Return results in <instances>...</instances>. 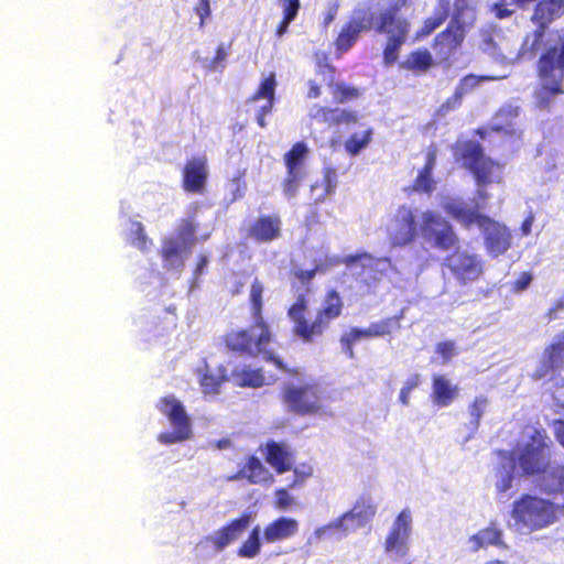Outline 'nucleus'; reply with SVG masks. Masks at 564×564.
Instances as JSON below:
<instances>
[{
  "instance_id": "42",
  "label": "nucleus",
  "mask_w": 564,
  "mask_h": 564,
  "mask_svg": "<svg viewBox=\"0 0 564 564\" xmlns=\"http://www.w3.org/2000/svg\"><path fill=\"white\" fill-rule=\"evenodd\" d=\"M338 259L325 257V259L315 260V265L312 269H300L296 271L297 279L305 283L308 282L317 272H326L328 268L337 265Z\"/></svg>"
},
{
  "instance_id": "48",
  "label": "nucleus",
  "mask_w": 564,
  "mask_h": 564,
  "mask_svg": "<svg viewBox=\"0 0 564 564\" xmlns=\"http://www.w3.org/2000/svg\"><path fill=\"white\" fill-rule=\"evenodd\" d=\"M332 115V124L339 126L357 122V115L352 111H347L344 109H333Z\"/></svg>"
},
{
  "instance_id": "20",
  "label": "nucleus",
  "mask_w": 564,
  "mask_h": 564,
  "mask_svg": "<svg viewBox=\"0 0 564 564\" xmlns=\"http://www.w3.org/2000/svg\"><path fill=\"white\" fill-rule=\"evenodd\" d=\"M448 268L464 283L477 280L482 272L481 260L467 251H457L448 258Z\"/></svg>"
},
{
  "instance_id": "60",
  "label": "nucleus",
  "mask_w": 564,
  "mask_h": 564,
  "mask_svg": "<svg viewBox=\"0 0 564 564\" xmlns=\"http://www.w3.org/2000/svg\"><path fill=\"white\" fill-rule=\"evenodd\" d=\"M297 527V523L293 520V519H290V518H281L279 520H276L271 527H269L268 529H278V530H281V529H294Z\"/></svg>"
},
{
  "instance_id": "23",
  "label": "nucleus",
  "mask_w": 564,
  "mask_h": 564,
  "mask_svg": "<svg viewBox=\"0 0 564 564\" xmlns=\"http://www.w3.org/2000/svg\"><path fill=\"white\" fill-rule=\"evenodd\" d=\"M307 312V301L303 295L299 296L296 302L289 308V317L294 324V333L304 341H311L314 337L319 336L318 332H313V322L305 319Z\"/></svg>"
},
{
  "instance_id": "35",
  "label": "nucleus",
  "mask_w": 564,
  "mask_h": 564,
  "mask_svg": "<svg viewBox=\"0 0 564 564\" xmlns=\"http://www.w3.org/2000/svg\"><path fill=\"white\" fill-rule=\"evenodd\" d=\"M435 164V152L430 151L427 153V162L423 171H421L416 177L414 189L416 192L430 193L434 189L435 182L432 178V170Z\"/></svg>"
},
{
  "instance_id": "3",
  "label": "nucleus",
  "mask_w": 564,
  "mask_h": 564,
  "mask_svg": "<svg viewBox=\"0 0 564 564\" xmlns=\"http://www.w3.org/2000/svg\"><path fill=\"white\" fill-rule=\"evenodd\" d=\"M488 199L489 194L479 189L470 203L459 197L442 195L440 206L462 226L470 228L476 225L484 235V245L488 254L499 257L511 247L512 236L506 225L481 213L487 207Z\"/></svg>"
},
{
  "instance_id": "8",
  "label": "nucleus",
  "mask_w": 564,
  "mask_h": 564,
  "mask_svg": "<svg viewBox=\"0 0 564 564\" xmlns=\"http://www.w3.org/2000/svg\"><path fill=\"white\" fill-rule=\"evenodd\" d=\"M454 155L457 162L474 173L478 185L477 192L484 189L487 193L486 185L501 181V165L485 156L476 142L458 141Z\"/></svg>"
},
{
  "instance_id": "27",
  "label": "nucleus",
  "mask_w": 564,
  "mask_h": 564,
  "mask_svg": "<svg viewBox=\"0 0 564 564\" xmlns=\"http://www.w3.org/2000/svg\"><path fill=\"white\" fill-rule=\"evenodd\" d=\"M281 220L275 216L260 217L249 229V236L256 241L268 242L279 238Z\"/></svg>"
},
{
  "instance_id": "64",
  "label": "nucleus",
  "mask_w": 564,
  "mask_h": 564,
  "mask_svg": "<svg viewBox=\"0 0 564 564\" xmlns=\"http://www.w3.org/2000/svg\"><path fill=\"white\" fill-rule=\"evenodd\" d=\"M534 218L530 215L521 225L522 235L528 236L531 232Z\"/></svg>"
},
{
  "instance_id": "43",
  "label": "nucleus",
  "mask_w": 564,
  "mask_h": 564,
  "mask_svg": "<svg viewBox=\"0 0 564 564\" xmlns=\"http://www.w3.org/2000/svg\"><path fill=\"white\" fill-rule=\"evenodd\" d=\"M259 532L260 531H251L247 541L238 549L237 554L240 557L252 558L259 554L261 547Z\"/></svg>"
},
{
  "instance_id": "21",
  "label": "nucleus",
  "mask_w": 564,
  "mask_h": 564,
  "mask_svg": "<svg viewBox=\"0 0 564 564\" xmlns=\"http://www.w3.org/2000/svg\"><path fill=\"white\" fill-rule=\"evenodd\" d=\"M207 164L205 158L189 160L183 171V186L192 193H203L207 180Z\"/></svg>"
},
{
  "instance_id": "54",
  "label": "nucleus",
  "mask_w": 564,
  "mask_h": 564,
  "mask_svg": "<svg viewBox=\"0 0 564 564\" xmlns=\"http://www.w3.org/2000/svg\"><path fill=\"white\" fill-rule=\"evenodd\" d=\"M254 524V517L252 512H246L237 520L232 521L226 529H247Z\"/></svg>"
},
{
  "instance_id": "30",
  "label": "nucleus",
  "mask_w": 564,
  "mask_h": 564,
  "mask_svg": "<svg viewBox=\"0 0 564 564\" xmlns=\"http://www.w3.org/2000/svg\"><path fill=\"white\" fill-rule=\"evenodd\" d=\"M265 451V459L276 473L282 474L291 468L293 455L289 447L271 442L267 444Z\"/></svg>"
},
{
  "instance_id": "18",
  "label": "nucleus",
  "mask_w": 564,
  "mask_h": 564,
  "mask_svg": "<svg viewBox=\"0 0 564 564\" xmlns=\"http://www.w3.org/2000/svg\"><path fill=\"white\" fill-rule=\"evenodd\" d=\"M275 76L270 73L261 82L257 93L248 100V112H253L258 124L261 128L267 126L265 116L271 112L275 97Z\"/></svg>"
},
{
  "instance_id": "16",
  "label": "nucleus",
  "mask_w": 564,
  "mask_h": 564,
  "mask_svg": "<svg viewBox=\"0 0 564 564\" xmlns=\"http://www.w3.org/2000/svg\"><path fill=\"white\" fill-rule=\"evenodd\" d=\"M417 224L411 207L400 206L387 225V232L393 246H405L416 236Z\"/></svg>"
},
{
  "instance_id": "41",
  "label": "nucleus",
  "mask_w": 564,
  "mask_h": 564,
  "mask_svg": "<svg viewBox=\"0 0 564 564\" xmlns=\"http://www.w3.org/2000/svg\"><path fill=\"white\" fill-rule=\"evenodd\" d=\"M449 0H440V7L434 17L429 18L424 28L416 34V40H420L431 32H433L447 17Z\"/></svg>"
},
{
  "instance_id": "28",
  "label": "nucleus",
  "mask_w": 564,
  "mask_h": 564,
  "mask_svg": "<svg viewBox=\"0 0 564 564\" xmlns=\"http://www.w3.org/2000/svg\"><path fill=\"white\" fill-rule=\"evenodd\" d=\"M491 45L494 51L490 52V54H492L497 61L506 64H514L520 58H533L540 51H524V41L522 42L521 47L519 50L513 48L510 45V43L505 40L500 41L499 43H488V46ZM485 50L489 51V47H486Z\"/></svg>"
},
{
  "instance_id": "9",
  "label": "nucleus",
  "mask_w": 564,
  "mask_h": 564,
  "mask_svg": "<svg viewBox=\"0 0 564 564\" xmlns=\"http://www.w3.org/2000/svg\"><path fill=\"white\" fill-rule=\"evenodd\" d=\"M286 405L303 415H323L326 413L322 388L314 379L290 383L284 391Z\"/></svg>"
},
{
  "instance_id": "11",
  "label": "nucleus",
  "mask_w": 564,
  "mask_h": 564,
  "mask_svg": "<svg viewBox=\"0 0 564 564\" xmlns=\"http://www.w3.org/2000/svg\"><path fill=\"white\" fill-rule=\"evenodd\" d=\"M395 0H391L392 11L383 12L379 15V22L375 24L378 32L388 35L387 46L383 53V59L387 65L393 64L399 56V50L405 42L406 33L409 31V23L395 17L397 9L393 6ZM400 8H398L399 10Z\"/></svg>"
},
{
  "instance_id": "44",
  "label": "nucleus",
  "mask_w": 564,
  "mask_h": 564,
  "mask_svg": "<svg viewBox=\"0 0 564 564\" xmlns=\"http://www.w3.org/2000/svg\"><path fill=\"white\" fill-rule=\"evenodd\" d=\"M488 399L484 395H478L475 398L474 402L469 405V415L471 417V424L474 430H477L479 426V421L488 406Z\"/></svg>"
},
{
  "instance_id": "57",
  "label": "nucleus",
  "mask_w": 564,
  "mask_h": 564,
  "mask_svg": "<svg viewBox=\"0 0 564 564\" xmlns=\"http://www.w3.org/2000/svg\"><path fill=\"white\" fill-rule=\"evenodd\" d=\"M294 531H264L263 539L265 542H274L288 539Z\"/></svg>"
},
{
  "instance_id": "24",
  "label": "nucleus",
  "mask_w": 564,
  "mask_h": 564,
  "mask_svg": "<svg viewBox=\"0 0 564 564\" xmlns=\"http://www.w3.org/2000/svg\"><path fill=\"white\" fill-rule=\"evenodd\" d=\"M458 397V387L444 375H434L432 379L431 399L441 408L451 405Z\"/></svg>"
},
{
  "instance_id": "52",
  "label": "nucleus",
  "mask_w": 564,
  "mask_h": 564,
  "mask_svg": "<svg viewBox=\"0 0 564 564\" xmlns=\"http://www.w3.org/2000/svg\"><path fill=\"white\" fill-rule=\"evenodd\" d=\"M275 499V505L280 509H289L295 503L294 498L285 489L276 490Z\"/></svg>"
},
{
  "instance_id": "50",
  "label": "nucleus",
  "mask_w": 564,
  "mask_h": 564,
  "mask_svg": "<svg viewBox=\"0 0 564 564\" xmlns=\"http://www.w3.org/2000/svg\"><path fill=\"white\" fill-rule=\"evenodd\" d=\"M301 178L302 173L295 172V174H293L288 172V178L284 182V194L286 196L293 197L296 194Z\"/></svg>"
},
{
  "instance_id": "6",
  "label": "nucleus",
  "mask_w": 564,
  "mask_h": 564,
  "mask_svg": "<svg viewBox=\"0 0 564 564\" xmlns=\"http://www.w3.org/2000/svg\"><path fill=\"white\" fill-rule=\"evenodd\" d=\"M476 20L475 0H455L451 24L435 39L434 50L441 61H446L462 44L465 33Z\"/></svg>"
},
{
  "instance_id": "63",
  "label": "nucleus",
  "mask_w": 564,
  "mask_h": 564,
  "mask_svg": "<svg viewBox=\"0 0 564 564\" xmlns=\"http://www.w3.org/2000/svg\"><path fill=\"white\" fill-rule=\"evenodd\" d=\"M492 12L496 14L497 18L503 19L511 15L513 10L507 8L503 3H496L492 7Z\"/></svg>"
},
{
  "instance_id": "5",
  "label": "nucleus",
  "mask_w": 564,
  "mask_h": 564,
  "mask_svg": "<svg viewBox=\"0 0 564 564\" xmlns=\"http://www.w3.org/2000/svg\"><path fill=\"white\" fill-rule=\"evenodd\" d=\"M210 234L212 228L200 230L193 218L182 220L176 230L162 240L160 254L163 268L181 272L195 243L207 240Z\"/></svg>"
},
{
  "instance_id": "34",
  "label": "nucleus",
  "mask_w": 564,
  "mask_h": 564,
  "mask_svg": "<svg viewBox=\"0 0 564 564\" xmlns=\"http://www.w3.org/2000/svg\"><path fill=\"white\" fill-rule=\"evenodd\" d=\"M337 184L336 172L326 169L323 175L322 184L312 185V194L316 202H323L328 195L333 194Z\"/></svg>"
},
{
  "instance_id": "49",
  "label": "nucleus",
  "mask_w": 564,
  "mask_h": 564,
  "mask_svg": "<svg viewBox=\"0 0 564 564\" xmlns=\"http://www.w3.org/2000/svg\"><path fill=\"white\" fill-rule=\"evenodd\" d=\"M332 110L333 109L315 105L310 109V117L318 122L332 124Z\"/></svg>"
},
{
  "instance_id": "31",
  "label": "nucleus",
  "mask_w": 564,
  "mask_h": 564,
  "mask_svg": "<svg viewBox=\"0 0 564 564\" xmlns=\"http://www.w3.org/2000/svg\"><path fill=\"white\" fill-rule=\"evenodd\" d=\"M319 74L324 76V80L327 82V87L337 102H344L358 96L355 88H349L341 84L334 83L333 69L329 65H321Z\"/></svg>"
},
{
  "instance_id": "13",
  "label": "nucleus",
  "mask_w": 564,
  "mask_h": 564,
  "mask_svg": "<svg viewBox=\"0 0 564 564\" xmlns=\"http://www.w3.org/2000/svg\"><path fill=\"white\" fill-rule=\"evenodd\" d=\"M379 22V17L370 14L366 8H357L351 15L350 21L343 26L336 39V50L339 55L347 52L357 41L359 34L368 29L375 28Z\"/></svg>"
},
{
  "instance_id": "15",
  "label": "nucleus",
  "mask_w": 564,
  "mask_h": 564,
  "mask_svg": "<svg viewBox=\"0 0 564 564\" xmlns=\"http://www.w3.org/2000/svg\"><path fill=\"white\" fill-rule=\"evenodd\" d=\"M564 366V347L562 345H551L547 347L535 369L532 371L534 380H543L545 383L553 382L546 389L552 390L553 386L564 384V379L558 376Z\"/></svg>"
},
{
  "instance_id": "25",
  "label": "nucleus",
  "mask_w": 564,
  "mask_h": 564,
  "mask_svg": "<svg viewBox=\"0 0 564 564\" xmlns=\"http://www.w3.org/2000/svg\"><path fill=\"white\" fill-rule=\"evenodd\" d=\"M519 113V107L513 105L503 106L492 118V130L508 135L520 134Z\"/></svg>"
},
{
  "instance_id": "1",
  "label": "nucleus",
  "mask_w": 564,
  "mask_h": 564,
  "mask_svg": "<svg viewBox=\"0 0 564 564\" xmlns=\"http://www.w3.org/2000/svg\"><path fill=\"white\" fill-rule=\"evenodd\" d=\"M552 441L541 429L528 426L523 430L517 447L500 454L499 465L495 469V487L498 494H506L516 477L517 464L522 475L544 474L541 487L549 494L564 492V466L550 464Z\"/></svg>"
},
{
  "instance_id": "56",
  "label": "nucleus",
  "mask_w": 564,
  "mask_h": 564,
  "mask_svg": "<svg viewBox=\"0 0 564 564\" xmlns=\"http://www.w3.org/2000/svg\"><path fill=\"white\" fill-rule=\"evenodd\" d=\"M412 524V512L409 509L402 510L395 519L394 529H406Z\"/></svg>"
},
{
  "instance_id": "17",
  "label": "nucleus",
  "mask_w": 564,
  "mask_h": 564,
  "mask_svg": "<svg viewBox=\"0 0 564 564\" xmlns=\"http://www.w3.org/2000/svg\"><path fill=\"white\" fill-rule=\"evenodd\" d=\"M401 327L400 317L393 316L378 321L370 324L367 328H351L341 337V343L345 345L346 352L350 358L354 357L352 346L362 340L372 337H381L390 335Z\"/></svg>"
},
{
  "instance_id": "58",
  "label": "nucleus",
  "mask_w": 564,
  "mask_h": 564,
  "mask_svg": "<svg viewBox=\"0 0 564 564\" xmlns=\"http://www.w3.org/2000/svg\"><path fill=\"white\" fill-rule=\"evenodd\" d=\"M338 8H339V3L337 0H335L328 4L326 12H325V17H324L325 25H329L334 21L335 17L337 15Z\"/></svg>"
},
{
  "instance_id": "62",
  "label": "nucleus",
  "mask_w": 564,
  "mask_h": 564,
  "mask_svg": "<svg viewBox=\"0 0 564 564\" xmlns=\"http://www.w3.org/2000/svg\"><path fill=\"white\" fill-rule=\"evenodd\" d=\"M196 13L200 18V25H203L205 18L210 14L209 0H200Z\"/></svg>"
},
{
  "instance_id": "37",
  "label": "nucleus",
  "mask_w": 564,
  "mask_h": 564,
  "mask_svg": "<svg viewBox=\"0 0 564 564\" xmlns=\"http://www.w3.org/2000/svg\"><path fill=\"white\" fill-rule=\"evenodd\" d=\"M241 475L254 484L268 481L271 477L262 463L256 457L248 459V463L241 469Z\"/></svg>"
},
{
  "instance_id": "14",
  "label": "nucleus",
  "mask_w": 564,
  "mask_h": 564,
  "mask_svg": "<svg viewBox=\"0 0 564 564\" xmlns=\"http://www.w3.org/2000/svg\"><path fill=\"white\" fill-rule=\"evenodd\" d=\"M377 511V503L370 496H361L357 499L351 510L345 512L326 529H356L370 524Z\"/></svg>"
},
{
  "instance_id": "51",
  "label": "nucleus",
  "mask_w": 564,
  "mask_h": 564,
  "mask_svg": "<svg viewBox=\"0 0 564 564\" xmlns=\"http://www.w3.org/2000/svg\"><path fill=\"white\" fill-rule=\"evenodd\" d=\"M280 6L283 17L286 20H294L300 9V0H280Z\"/></svg>"
},
{
  "instance_id": "2",
  "label": "nucleus",
  "mask_w": 564,
  "mask_h": 564,
  "mask_svg": "<svg viewBox=\"0 0 564 564\" xmlns=\"http://www.w3.org/2000/svg\"><path fill=\"white\" fill-rule=\"evenodd\" d=\"M564 14V0L540 1L531 18L536 29L524 37V51L545 50L539 61V76L543 87L552 94L563 93L564 39L549 25Z\"/></svg>"
},
{
  "instance_id": "4",
  "label": "nucleus",
  "mask_w": 564,
  "mask_h": 564,
  "mask_svg": "<svg viewBox=\"0 0 564 564\" xmlns=\"http://www.w3.org/2000/svg\"><path fill=\"white\" fill-rule=\"evenodd\" d=\"M263 286L254 281L250 290V301L254 314V325L247 330L231 332L227 336V346L231 350L248 355L262 354L263 358L271 362L278 370L283 369L282 360L268 350L271 335L268 325L261 317Z\"/></svg>"
},
{
  "instance_id": "29",
  "label": "nucleus",
  "mask_w": 564,
  "mask_h": 564,
  "mask_svg": "<svg viewBox=\"0 0 564 564\" xmlns=\"http://www.w3.org/2000/svg\"><path fill=\"white\" fill-rule=\"evenodd\" d=\"M231 378L238 386L252 388L262 387L275 381V375L270 373L267 376L261 369H251L247 367L241 369L236 368L232 370Z\"/></svg>"
},
{
  "instance_id": "39",
  "label": "nucleus",
  "mask_w": 564,
  "mask_h": 564,
  "mask_svg": "<svg viewBox=\"0 0 564 564\" xmlns=\"http://www.w3.org/2000/svg\"><path fill=\"white\" fill-rule=\"evenodd\" d=\"M408 531H391L386 541V551L397 556H404L408 552Z\"/></svg>"
},
{
  "instance_id": "32",
  "label": "nucleus",
  "mask_w": 564,
  "mask_h": 564,
  "mask_svg": "<svg viewBox=\"0 0 564 564\" xmlns=\"http://www.w3.org/2000/svg\"><path fill=\"white\" fill-rule=\"evenodd\" d=\"M227 379V369L218 367L216 370L210 369L208 365L205 367V372L200 377V387L205 394L218 393V388L223 381Z\"/></svg>"
},
{
  "instance_id": "7",
  "label": "nucleus",
  "mask_w": 564,
  "mask_h": 564,
  "mask_svg": "<svg viewBox=\"0 0 564 564\" xmlns=\"http://www.w3.org/2000/svg\"><path fill=\"white\" fill-rule=\"evenodd\" d=\"M158 411L167 420L171 430L161 432L156 440L163 445H174L193 438V423L183 402L169 394L156 403Z\"/></svg>"
},
{
  "instance_id": "33",
  "label": "nucleus",
  "mask_w": 564,
  "mask_h": 564,
  "mask_svg": "<svg viewBox=\"0 0 564 564\" xmlns=\"http://www.w3.org/2000/svg\"><path fill=\"white\" fill-rule=\"evenodd\" d=\"M127 240L140 251H148L152 246V240L147 236L144 227L140 221L128 220Z\"/></svg>"
},
{
  "instance_id": "36",
  "label": "nucleus",
  "mask_w": 564,
  "mask_h": 564,
  "mask_svg": "<svg viewBox=\"0 0 564 564\" xmlns=\"http://www.w3.org/2000/svg\"><path fill=\"white\" fill-rule=\"evenodd\" d=\"M373 131L371 128H367L362 131L356 132L345 142V150L350 155L359 154L366 149L372 140Z\"/></svg>"
},
{
  "instance_id": "47",
  "label": "nucleus",
  "mask_w": 564,
  "mask_h": 564,
  "mask_svg": "<svg viewBox=\"0 0 564 564\" xmlns=\"http://www.w3.org/2000/svg\"><path fill=\"white\" fill-rule=\"evenodd\" d=\"M313 475V467L310 464L302 463L294 467L293 469V481L291 482V487L303 484L307 478Z\"/></svg>"
},
{
  "instance_id": "10",
  "label": "nucleus",
  "mask_w": 564,
  "mask_h": 564,
  "mask_svg": "<svg viewBox=\"0 0 564 564\" xmlns=\"http://www.w3.org/2000/svg\"><path fill=\"white\" fill-rule=\"evenodd\" d=\"M563 512L544 499L524 496L514 502L512 518L521 525L543 528L553 524Z\"/></svg>"
},
{
  "instance_id": "38",
  "label": "nucleus",
  "mask_w": 564,
  "mask_h": 564,
  "mask_svg": "<svg viewBox=\"0 0 564 564\" xmlns=\"http://www.w3.org/2000/svg\"><path fill=\"white\" fill-rule=\"evenodd\" d=\"M432 65V55L429 51H415L411 53L400 66L416 73L425 72Z\"/></svg>"
},
{
  "instance_id": "26",
  "label": "nucleus",
  "mask_w": 564,
  "mask_h": 564,
  "mask_svg": "<svg viewBox=\"0 0 564 564\" xmlns=\"http://www.w3.org/2000/svg\"><path fill=\"white\" fill-rule=\"evenodd\" d=\"M507 75H497V76H476V75H467L465 76L456 87L455 94L452 98H449L442 107L441 111H448L455 106L459 105L463 97L470 91H473L479 84L488 80H499L506 78Z\"/></svg>"
},
{
  "instance_id": "22",
  "label": "nucleus",
  "mask_w": 564,
  "mask_h": 564,
  "mask_svg": "<svg viewBox=\"0 0 564 564\" xmlns=\"http://www.w3.org/2000/svg\"><path fill=\"white\" fill-rule=\"evenodd\" d=\"M341 308L343 301L339 294L336 291L327 292L316 318L313 321V330L315 329L318 335H322L329 323L340 315Z\"/></svg>"
},
{
  "instance_id": "61",
  "label": "nucleus",
  "mask_w": 564,
  "mask_h": 564,
  "mask_svg": "<svg viewBox=\"0 0 564 564\" xmlns=\"http://www.w3.org/2000/svg\"><path fill=\"white\" fill-rule=\"evenodd\" d=\"M532 281V275L529 274V273H522L521 276L514 283V291L516 292H521V291H524L531 283Z\"/></svg>"
},
{
  "instance_id": "59",
  "label": "nucleus",
  "mask_w": 564,
  "mask_h": 564,
  "mask_svg": "<svg viewBox=\"0 0 564 564\" xmlns=\"http://www.w3.org/2000/svg\"><path fill=\"white\" fill-rule=\"evenodd\" d=\"M556 441L564 447V420H555L552 424Z\"/></svg>"
},
{
  "instance_id": "45",
  "label": "nucleus",
  "mask_w": 564,
  "mask_h": 564,
  "mask_svg": "<svg viewBox=\"0 0 564 564\" xmlns=\"http://www.w3.org/2000/svg\"><path fill=\"white\" fill-rule=\"evenodd\" d=\"M421 383V377L417 373L410 375L402 384L399 394V401L408 406L410 404L411 392L416 389Z\"/></svg>"
},
{
  "instance_id": "53",
  "label": "nucleus",
  "mask_w": 564,
  "mask_h": 564,
  "mask_svg": "<svg viewBox=\"0 0 564 564\" xmlns=\"http://www.w3.org/2000/svg\"><path fill=\"white\" fill-rule=\"evenodd\" d=\"M238 532L239 531H221V534L218 538L212 539L216 550H221L234 541L237 538Z\"/></svg>"
},
{
  "instance_id": "55",
  "label": "nucleus",
  "mask_w": 564,
  "mask_h": 564,
  "mask_svg": "<svg viewBox=\"0 0 564 564\" xmlns=\"http://www.w3.org/2000/svg\"><path fill=\"white\" fill-rule=\"evenodd\" d=\"M246 189V185L242 182V176L239 175L235 177L230 183V193H231V200H236L243 196Z\"/></svg>"
},
{
  "instance_id": "12",
  "label": "nucleus",
  "mask_w": 564,
  "mask_h": 564,
  "mask_svg": "<svg viewBox=\"0 0 564 564\" xmlns=\"http://www.w3.org/2000/svg\"><path fill=\"white\" fill-rule=\"evenodd\" d=\"M419 227L423 237L436 248L449 250L457 243L453 226L436 212H423Z\"/></svg>"
},
{
  "instance_id": "19",
  "label": "nucleus",
  "mask_w": 564,
  "mask_h": 564,
  "mask_svg": "<svg viewBox=\"0 0 564 564\" xmlns=\"http://www.w3.org/2000/svg\"><path fill=\"white\" fill-rule=\"evenodd\" d=\"M344 261L348 271L368 285L378 280L390 265L388 259H376L367 253L347 257Z\"/></svg>"
},
{
  "instance_id": "46",
  "label": "nucleus",
  "mask_w": 564,
  "mask_h": 564,
  "mask_svg": "<svg viewBox=\"0 0 564 564\" xmlns=\"http://www.w3.org/2000/svg\"><path fill=\"white\" fill-rule=\"evenodd\" d=\"M457 355L455 343L443 341L436 346V358L435 360L441 364H447L453 357Z\"/></svg>"
},
{
  "instance_id": "40",
  "label": "nucleus",
  "mask_w": 564,
  "mask_h": 564,
  "mask_svg": "<svg viewBox=\"0 0 564 564\" xmlns=\"http://www.w3.org/2000/svg\"><path fill=\"white\" fill-rule=\"evenodd\" d=\"M307 154V148L304 143H296L290 152L285 154V164L289 173H302V163Z\"/></svg>"
}]
</instances>
